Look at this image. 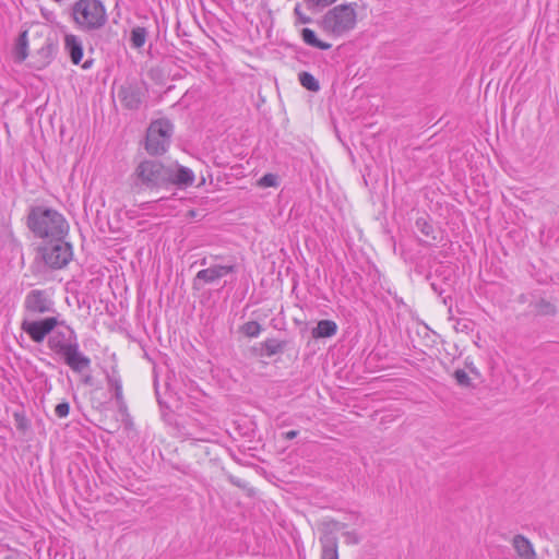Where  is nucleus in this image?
<instances>
[{
  "mask_svg": "<svg viewBox=\"0 0 559 559\" xmlns=\"http://www.w3.org/2000/svg\"><path fill=\"white\" fill-rule=\"evenodd\" d=\"M26 226L35 237L48 240L67 236L69 223L56 209L45 205L31 206L26 216Z\"/></svg>",
  "mask_w": 559,
  "mask_h": 559,
  "instance_id": "nucleus-1",
  "label": "nucleus"
},
{
  "mask_svg": "<svg viewBox=\"0 0 559 559\" xmlns=\"http://www.w3.org/2000/svg\"><path fill=\"white\" fill-rule=\"evenodd\" d=\"M69 11L76 28L84 33L97 32L108 21L106 7L102 0H76L70 5Z\"/></svg>",
  "mask_w": 559,
  "mask_h": 559,
  "instance_id": "nucleus-2",
  "label": "nucleus"
},
{
  "mask_svg": "<svg viewBox=\"0 0 559 559\" xmlns=\"http://www.w3.org/2000/svg\"><path fill=\"white\" fill-rule=\"evenodd\" d=\"M356 5V3H347L330 9L319 21L320 27L334 37H341L353 31L357 24Z\"/></svg>",
  "mask_w": 559,
  "mask_h": 559,
  "instance_id": "nucleus-3",
  "label": "nucleus"
},
{
  "mask_svg": "<svg viewBox=\"0 0 559 559\" xmlns=\"http://www.w3.org/2000/svg\"><path fill=\"white\" fill-rule=\"evenodd\" d=\"M132 187L138 191L164 189L165 163L157 159H143L134 168Z\"/></svg>",
  "mask_w": 559,
  "mask_h": 559,
  "instance_id": "nucleus-4",
  "label": "nucleus"
},
{
  "mask_svg": "<svg viewBox=\"0 0 559 559\" xmlns=\"http://www.w3.org/2000/svg\"><path fill=\"white\" fill-rule=\"evenodd\" d=\"M67 236H58L46 240L37 248V254L51 270H59L69 264L73 258L72 245L66 240Z\"/></svg>",
  "mask_w": 559,
  "mask_h": 559,
  "instance_id": "nucleus-5",
  "label": "nucleus"
},
{
  "mask_svg": "<svg viewBox=\"0 0 559 559\" xmlns=\"http://www.w3.org/2000/svg\"><path fill=\"white\" fill-rule=\"evenodd\" d=\"M174 135V124L168 118L153 120L147 130L144 147L148 155L160 156L165 154Z\"/></svg>",
  "mask_w": 559,
  "mask_h": 559,
  "instance_id": "nucleus-6",
  "label": "nucleus"
},
{
  "mask_svg": "<svg viewBox=\"0 0 559 559\" xmlns=\"http://www.w3.org/2000/svg\"><path fill=\"white\" fill-rule=\"evenodd\" d=\"M216 263L211 264L206 269L200 270L192 281L193 289H200V283L214 284L222 277L238 272L239 265L233 255H212Z\"/></svg>",
  "mask_w": 559,
  "mask_h": 559,
  "instance_id": "nucleus-7",
  "label": "nucleus"
},
{
  "mask_svg": "<svg viewBox=\"0 0 559 559\" xmlns=\"http://www.w3.org/2000/svg\"><path fill=\"white\" fill-rule=\"evenodd\" d=\"M195 181L193 170L186 167L178 162H170L165 164V179L164 189L169 190L175 188L177 190H186L191 187Z\"/></svg>",
  "mask_w": 559,
  "mask_h": 559,
  "instance_id": "nucleus-8",
  "label": "nucleus"
},
{
  "mask_svg": "<svg viewBox=\"0 0 559 559\" xmlns=\"http://www.w3.org/2000/svg\"><path fill=\"white\" fill-rule=\"evenodd\" d=\"M146 87L144 82L128 80L118 88V98L121 105L129 110H138L145 97Z\"/></svg>",
  "mask_w": 559,
  "mask_h": 559,
  "instance_id": "nucleus-9",
  "label": "nucleus"
},
{
  "mask_svg": "<svg viewBox=\"0 0 559 559\" xmlns=\"http://www.w3.org/2000/svg\"><path fill=\"white\" fill-rule=\"evenodd\" d=\"M48 343L50 349H79L73 329L63 321L57 320Z\"/></svg>",
  "mask_w": 559,
  "mask_h": 559,
  "instance_id": "nucleus-10",
  "label": "nucleus"
},
{
  "mask_svg": "<svg viewBox=\"0 0 559 559\" xmlns=\"http://www.w3.org/2000/svg\"><path fill=\"white\" fill-rule=\"evenodd\" d=\"M53 306L55 302L43 289L31 290L24 300V309L31 316L53 312Z\"/></svg>",
  "mask_w": 559,
  "mask_h": 559,
  "instance_id": "nucleus-11",
  "label": "nucleus"
},
{
  "mask_svg": "<svg viewBox=\"0 0 559 559\" xmlns=\"http://www.w3.org/2000/svg\"><path fill=\"white\" fill-rule=\"evenodd\" d=\"M57 323L56 317H48L41 320H23L22 329L25 331L29 337L39 343L46 336L50 337V334L53 331L55 324Z\"/></svg>",
  "mask_w": 559,
  "mask_h": 559,
  "instance_id": "nucleus-12",
  "label": "nucleus"
},
{
  "mask_svg": "<svg viewBox=\"0 0 559 559\" xmlns=\"http://www.w3.org/2000/svg\"><path fill=\"white\" fill-rule=\"evenodd\" d=\"M58 51V45L50 38H47L43 46L32 56V67L36 70H43L48 67Z\"/></svg>",
  "mask_w": 559,
  "mask_h": 559,
  "instance_id": "nucleus-13",
  "label": "nucleus"
},
{
  "mask_svg": "<svg viewBox=\"0 0 559 559\" xmlns=\"http://www.w3.org/2000/svg\"><path fill=\"white\" fill-rule=\"evenodd\" d=\"M64 50L73 64H80L83 59V43L78 35H64Z\"/></svg>",
  "mask_w": 559,
  "mask_h": 559,
  "instance_id": "nucleus-14",
  "label": "nucleus"
},
{
  "mask_svg": "<svg viewBox=\"0 0 559 559\" xmlns=\"http://www.w3.org/2000/svg\"><path fill=\"white\" fill-rule=\"evenodd\" d=\"M64 362L74 371L84 373L90 369V358L84 356L82 352H62Z\"/></svg>",
  "mask_w": 559,
  "mask_h": 559,
  "instance_id": "nucleus-15",
  "label": "nucleus"
},
{
  "mask_svg": "<svg viewBox=\"0 0 559 559\" xmlns=\"http://www.w3.org/2000/svg\"><path fill=\"white\" fill-rule=\"evenodd\" d=\"M512 546L518 559H536V552L532 543L523 535L518 534L512 539Z\"/></svg>",
  "mask_w": 559,
  "mask_h": 559,
  "instance_id": "nucleus-16",
  "label": "nucleus"
},
{
  "mask_svg": "<svg viewBox=\"0 0 559 559\" xmlns=\"http://www.w3.org/2000/svg\"><path fill=\"white\" fill-rule=\"evenodd\" d=\"M338 326L335 321L324 319L320 320L314 328L311 330L313 338H328L332 337L337 333Z\"/></svg>",
  "mask_w": 559,
  "mask_h": 559,
  "instance_id": "nucleus-17",
  "label": "nucleus"
},
{
  "mask_svg": "<svg viewBox=\"0 0 559 559\" xmlns=\"http://www.w3.org/2000/svg\"><path fill=\"white\" fill-rule=\"evenodd\" d=\"M322 546L321 559H338L337 551V537L330 535H322L320 537Z\"/></svg>",
  "mask_w": 559,
  "mask_h": 559,
  "instance_id": "nucleus-18",
  "label": "nucleus"
},
{
  "mask_svg": "<svg viewBox=\"0 0 559 559\" xmlns=\"http://www.w3.org/2000/svg\"><path fill=\"white\" fill-rule=\"evenodd\" d=\"M300 37L307 46H310L312 48H317L320 50H329L332 48V45L330 43L319 39L316 32L311 28L304 27L300 31Z\"/></svg>",
  "mask_w": 559,
  "mask_h": 559,
  "instance_id": "nucleus-19",
  "label": "nucleus"
},
{
  "mask_svg": "<svg viewBox=\"0 0 559 559\" xmlns=\"http://www.w3.org/2000/svg\"><path fill=\"white\" fill-rule=\"evenodd\" d=\"M530 307L533 308V312L538 317H555L557 314V307L545 298H539L531 301Z\"/></svg>",
  "mask_w": 559,
  "mask_h": 559,
  "instance_id": "nucleus-20",
  "label": "nucleus"
},
{
  "mask_svg": "<svg viewBox=\"0 0 559 559\" xmlns=\"http://www.w3.org/2000/svg\"><path fill=\"white\" fill-rule=\"evenodd\" d=\"M14 60L17 63L23 62L28 56V39L27 31L19 34L14 46Z\"/></svg>",
  "mask_w": 559,
  "mask_h": 559,
  "instance_id": "nucleus-21",
  "label": "nucleus"
},
{
  "mask_svg": "<svg viewBox=\"0 0 559 559\" xmlns=\"http://www.w3.org/2000/svg\"><path fill=\"white\" fill-rule=\"evenodd\" d=\"M416 228L427 238L431 240H437L436 228L429 217V215L425 214L419 216L415 221Z\"/></svg>",
  "mask_w": 559,
  "mask_h": 559,
  "instance_id": "nucleus-22",
  "label": "nucleus"
},
{
  "mask_svg": "<svg viewBox=\"0 0 559 559\" xmlns=\"http://www.w3.org/2000/svg\"><path fill=\"white\" fill-rule=\"evenodd\" d=\"M147 36H148V31L146 27H143V26L133 27L130 33L131 47H133L135 49L142 48L146 43Z\"/></svg>",
  "mask_w": 559,
  "mask_h": 559,
  "instance_id": "nucleus-23",
  "label": "nucleus"
},
{
  "mask_svg": "<svg viewBox=\"0 0 559 559\" xmlns=\"http://www.w3.org/2000/svg\"><path fill=\"white\" fill-rule=\"evenodd\" d=\"M262 330L263 329L259 322L248 321L238 328L237 333L240 336L253 338V337H257L261 333Z\"/></svg>",
  "mask_w": 559,
  "mask_h": 559,
  "instance_id": "nucleus-24",
  "label": "nucleus"
},
{
  "mask_svg": "<svg viewBox=\"0 0 559 559\" xmlns=\"http://www.w3.org/2000/svg\"><path fill=\"white\" fill-rule=\"evenodd\" d=\"M298 80L300 85L310 92H318L320 90L319 81L310 72H300Z\"/></svg>",
  "mask_w": 559,
  "mask_h": 559,
  "instance_id": "nucleus-25",
  "label": "nucleus"
},
{
  "mask_svg": "<svg viewBox=\"0 0 559 559\" xmlns=\"http://www.w3.org/2000/svg\"><path fill=\"white\" fill-rule=\"evenodd\" d=\"M108 385L115 391V397L117 401L122 400V386L120 379L116 376V370L112 369L110 374H107Z\"/></svg>",
  "mask_w": 559,
  "mask_h": 559,
  "instance_id": "nucleus-26",
  "label": "nucleus"
},
{
  "mask_svg": "<svg viewBox=\"0 0 559 559\" xmlns=\"http://www.w3.org/2000/svg\"><path fill=\"white\" fill-rule=\"evenodd\" d=\"M346 523L335 520L324 521L322 523L323 535L335 536L334 533L346 528Z\"/></svg>",
  "mask_w": 559,
  "mask_h": 559,
  "instance_id": "nucleus-27",
  "label": "nucleus"
},
{
  "mask_svg": "<svg viewBox=\"0 0 559 559\" xmlns=\"http://www.w3.org/2000/svg\"><path fill=\"white\" fill-rule=\"evenodd\" d=\"M259 186L262 188H276L280 186V178L276 174L267 173L259 179Z\"/></svg>",
  "mask_w": 559,
  "mask_h": 559,
  "instance_id": "nucleus-28",
  "label": "nucleus"
},
{
  "mask_svg": "<svg viewBox=\"0 0 559 559\" xmlns=\"http://www.w3.org/2000/svg\"><path fill=\"white\" fill-rule=\"evenodd\" d=\"M13 418L17 430L24 432L29 428V421L23 413H14Z\"/></svg>",
  "mask_w": 559,
  "mask_h": 559,
  "instance_id": "nucleus-29",
  "label": "nucleus"
},
{
  "mask_svg": "<svg viewBox=\"0 0 559 559\" xmlns=\"http://www.w3.org/2000/svg\"><path fill=\"white\" fill-rule=\"evenodd\" d=\"M294 14L296 16V22L295 24H309V23H312V17L309 16V15H306L302 10H301V5L299 3H297L295 5V9H294Z\"/></svg>",
  "mask_w": 559,
  "mask_h": 559,
  "instance_id": "nucleus-30",
  "label": "nucleus"
},
{
  "mask_svg": "<svg viewBox=\"0 0 559 559\" xmlns=\"http://www.w3.org/2000/svg\"><path fill=\"white\" fill-rule=\"evenodd\" d=\"M454 378L457 384L462 386H471V378L463 369H457L454 371Z\"/></svg>",
  "mask_w": 559,
  "mask_h": 559,
  "instance_id": "nucleus-31",
  "label": "nucleus"
},
{
  "mask_svg": "<svg viewBox=\"0 0 559 559\" xmlns=\"http://www.w3.org/2000/svg\"><path fill=\"white\" fill-rule=\"evenodd\" d=\"M343 536L348 545H357L361 540L360 535L356 531H346L343 533Z\"/></svg>",
  "mask_w": 559,
  "mask_h": 559,
  "instance_id": "nucleus-32",
  "label": "nucleus"
},
{
  "mask_svg": "<svg viewBox=\"0 0 559 559\" xmlns=\"http://www.w3.org/2000/svg\"><path fill=\"white\" fill-rule=\"evenodd\" d=\"M337 0H305L307 3L308 9H314V8H326Z\"/></svg>",
  "mask_w": 559,
  "mask_h": 559,
  "instance_id": "nucleus-33",
  "label": "nucleus"
},
{
  "mask_svg": "<svg viewBox=\"0 0 559 559\" xmlns=\"http://www.w3.org/2000/svg\"><path fill=\"white\" fill-rule=\"evenodd\" d=\"M69 412L70 405L68 402L59 403L55 408L56 415L60 418L67 417L69 415Z\"/></svg>",
  "mask_w": 559,
  "mask_h": 559,
  "instance_id": "nucleus-34",
  "label": "nucleus"
},
{
  "mask_svg": "<svg viewBox=\"0 0 559 559\" xmlns=\"http://www.w3.org/2000/svg\"><path fill=\"white\" fill-rule=\"evenodd\" d=\"M280 345L276 344L275 340H266L263 344H262V348L261 349H267V350H271V349H278Z\"/></svg>",
  "mask_w": 559,
  "mask_h": 559,
  "instance_id": "nucleus-35",
  "label": "nucleus"
},
{
  "mask_svg": "<svg viewBox=\"0 0 559 559\" xmlns=\"http://www.w3.org/2000/svg\"><path fill=\"white\" fill-rule=\"evenodd\" d=\"M297 436H298V431L297 430H290V431H287V432L283 433V437L286 440H292V439L296 438Z\"/></svg>",
  "mask_w": 559,
  "mask_h": 559,
  "instance_id": "nucleus-36",
  "label": "nucleus"
},
{
  "mask_svg": "<svg viewBox=\"0 0 559 559\" xmlns=\"http://www.w3.org/2000/svg\"><path fill=\"white\" fill-rule=\"evenodd\" d=\"M94 63V59H87L82 63L84 70L91 69Z\"/></svg>",
  "mask_w": 559,
  "mask_h": 559,
  "instance_id": "nucleus-37",
  "label": "nucleus"
},
{
  "mask_svg": "<svg viewBox=\"0 0 559 559\" xmlns=\"http://www.w3.org/2000/svg\"><path fill=\"white\" fill-rule=\"evenodd\" d=\"M431 288L433 289L435 293H437L438 295H442L443 293V289L440 288L436 283H431Z\"/></svg>",
  "mask_w": 559,
  "mask_h": 559,
  "instance_id": "nucleus-38",
  "label": "nucleus"
},
{
  "mask_svg": "<svg viewBox=\"0 0 559 559\" xmlns=\"http://www.w3.org/2000/svg\"><path fill=\"white\" fill-rule=\"evenodd\" d=\"M85 384H92V376L90 373H86L83 379Z\"/></svg>",
  "mask_w": 559,
  "mask_h": 559,
  "instance_id": "nucleus-39",
  "label": "nucleus"
},
{
  "mask_svg": "<svg viewBox=\"0 0 559 559\" xmlns=\"http://www.w3.org/2000/svg\"><path fill=\"white\" fill-rule=\"evenodd\" d=\"M154 386H155V392H156L157 399H159V391H158L157 378L156 377L154 378ZM158 402L160 403V400H158Z\"/></svg>",
  "mask_w": 559,
  "mask_h": 559,
  "instance_id": "nucleus-40",
  "label": "nucleus"
},
{
  "mask_svg": "<svg viewBox=\"0 0 559 559\" xmlns=\"http://www.w3.org/2000/svg\"><path fill=\"white\" fill-rule=\"evenodd\" d=\"M200 264L201 265H206L207 264V259L206 258H203L200 260Z\"/></svg>",
  "mask_w": 559,
  "mask_h": 559,
  "instance_id": "nucleus-41",
  "label": "nucleus"
},
{
  "mask_svg": "<svg viewBox=\"0 0 559 559\" xmlns=\"http://www.w3.org/2000/svg\"><path fill=\"white\" fill-rule=\"evenodd\" d=\"M253 354H255V357H262L263 356V352H258V350H254Z\"/></svg>",
  "mask_w": 559,
  "mask_h": 559,
  "instance_id": "nucleus-42",
  "label": "nucleus"
},
{
  "mask_svg": "<svg viewBox=\"0 0 559 559\" xmlns=\"http://www.w3.org/2000/svg\"><path fill=\"white\" fill-rule=\"evenodd\" d=\"M253 354H255V357H262L263 356V352H258V350H254Z\"/></svg>",
  "mask_w": 559,
  "mask_h": 559,
  "instance_id": "nucleus-43",
  "label": "nucleus"
},
{
  "mask_svg": "<svg viewBox=\"0 0 559 559\" xmlns=\"http://www.w3.org/2000/svg\"><path fill=\"white\" fill-rule=\"evenodd\" d=\"M418 242H419V245H421V246H426V245H428V242H427V241H423V240H418Z\"/></svg>",
  "mask_w": 559,
  "mask_h": 559,
  "instance_id": "nucleus-44",
  "label": "nucleus"
},
{
  "mask_svg": "<svg viewBox=\"0 0 559 559\" xmlns=\"http://www.w3.org/2000/svg\"><path fill=\"white\" fill-rule=\"evenodd\" d=\"M276 352H273V350H270V352H265L266 356H271L273 354H275Z\"/></svg>",
  "mask_w": 559,
  "mask_h": 559,
  "instance_id": "nucleus-45",
  "label": "nucleus"
},
{
  "mask_svg": "<svg viewBox=\"0 0 559 559\" xmlns=\"http://www.w3.org/2000/svg\"><path fill=\"white\" fill-rule=\"evenodd\" d=\"M468 368L471 369V371H473V372L475 371V369L469 365H468Z\"/></svg>",
  "mask_w": 559,
  "mask_h": 559,
  "instance_id": "nucleus-46",
  "label": "nucleus"
}]
</instances>
